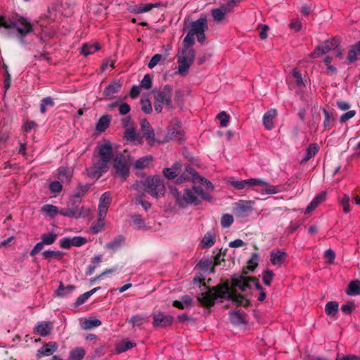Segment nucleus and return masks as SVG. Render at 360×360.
I'll return each mask as SVG.
<instances>
[{
  "label": "nucleus",
  "instance_id": "5",
  "mask_svg": "<svg viewBox=\"0 0 360 360\" xmlns=\"http://www.w3.org/2000/svg\"><path fill=\"white\" fill-rule=\"evenodd\" d=\"M186 181H192L195 184H200L204 186L207 190L212 191L214 189L212 184L205 178L200 176L190 165L186 167L184 172L176 180L179 184H181Z\"/></svg>",
  "mask_w": 360,
  "mask_h": 360
},
{
  "label": "nucleus",
  "instance_id": "56",
  "mask_svg": "<svg viewBox=\"0 0 360 360\" xmlns=\"http://www.w3.org/2000/svg\"><path fill=\"white\" fill-rule=\"evenodd\" d=\"M233 222V217L232 215L229 214H225L222 216L221 224L222 227L228 228L229 227Z\"/></svg>",
  "mask_w": 360,
  "mask_h": 360
},
{
  "label": "nucleus",
  "instance_id": "26",
  "mask_svg": "<svg viewBox=\"0 0 360 360\" xmlns=\"http://www.w3.org/2000/svg\"><path fill=\"white\" fill-rule=\"evenodd\" d=\"M181 169V164L178 162L174 163L170 168H165L163 170L164 176L168 179H174Z\"/></svg>",
  "mask_w": 360,
  "mask_h": 360
},
{
  "label": "nucleus",
  "instance_id": "48",
  "mask_svg": "<svg viewBox=\"0 0 360 360\" xmlns=\"http://www.w3.org/2000/svg\"><path fill=\"white\" fill-rule=\"evenodd\" d=\"M131 219L133 224L134 225L136 229H140L141 228L145 227L146 223L143 219L141 215L136 214L131 216Z\"/></svg>",
  "mask_w": 360,
  "mask_h": 360
},
{
  "label": "nucleus",
  "instance_id": "44",
  "mask_svg": "<svg viewBox=\"0 0 360 360\" xmlns=\"http://www.w3.org/2000/svg\"><path fill=\"white\" fill-rule=\"evenodd\" d=\"M323 112L324 114L323 129L328 130L333 127V118L326 109H323Z\"/></svg>",
  "mask_w": 360,
  "mask_h": 360
},
{
  "label": "nucleus",
  "instance_id": "59",
  "mask_svg": "<svg viewBox=\"0 0 360 360\" xmlns=\"http://www.w3.org/2000/svg\"><path fill=\"white\" fill-rule=\"evenodd\" d=\"M141 110L147 114L152 112L153 108L150 101L148 99L141 101Z\"/></svg>",
  "mask_w": 360,
  "mask_h": 360
},
{
  "label": "nucleus",
  "instance_id": "62",
  "mask_svg": "<svg viewBox=\"0 0 360 360\" xmlns=\"http://www.w3.org/2000/svg\"><path fill=\"white\" fill-rule=\"evenodd\" d=\"M141 86L146 89H149L152 86V79L150 75L146 74L144 75L143 78L141 82Z\"/></svg>",
  "mask_w": 360,
  "mask_h": 360
},
{
  "label": "nucleus",
  "instance_id": "39",
  "mask_svg": "<svg viewBox=\"0 0 360 360\" xmlns=\"http://www.w3.org/2000/svg\"><path fill=\"white\" fill-rule=\"evenodd\" d=\"M100 49L98 44H84L81 49V53L85 56L94 53Z\"/></svg>",
  "mask_w": 360,
  "mask_h": 360
},
{
  "label": "nucleus",
  "instance_id": "33",
  "mask_svg": "<svg viewBox=\"0 0 360 360\" xmlns=\"http://www.w3.org/2000/svg\"><path fill=\"white\" fill-rule=\"evenodd\" d=\"M347 294L352 296L359 295L360 281L358 280L351 281L348 285Z\"/></svg>",
  "mask_w": 360,
  "mask_h": 360
},
{
  "label": "nucleus",
  "instance_id": "35",
  "mask_svg": "<svg viewBox=\"0 0 360 360\" xmlns=\"http://www.w3.org/2000/svg\"><path fill=\"white\" fill-rule=\"evenodd\" d=\"M85 354V350L82 347H76L70 351L68 360H82Z\"/></svg>",
  "mask_w": 360,
  "mask_h": 360
},
{
  "label": "nucleus",
  "instance_id": "25",
  "mask_svg": "<svg viewBox=\"0 0 360 360\" xmlns=\"http://www.w3.org/2000/svg\"><path fill=\"white\" fill-rule=\"evenodd\" d=\"M124 137L129 141L134 142L136 144H141L142 143V139L136 133L134 127H129L124 131Z\"/></svg>",
  "mask_w": 360,
  "mask_h": 360
},
{
  "label": "nucleus",
  "instance_id": "58",
  "mask_svg": "<svg viewBox=\"0 0 360 360\" xmlns=\"http://www.w3.org/2000/svg\"><path fill=\"white\" fill-rule=\"evenodd\" d=\"M87 242L85 237L75 236L71 238L72 246L80 247L84 245Z\"/></svg>",
  "mask_w": 360,
  "mask_h": 360
},
{
  "label": "nucleus",
  "instance_id": "30",
  "mask_svg": "<svg viewBox=\"0 0 360 360\" xmlns=\"http://www.w3.org/2000/svg\"><path fill=\"white\" fill-rule=\"evenodd\" d=\"M101 325V321L96 318L85 319L81 324V327L84 330H91L94 328L98 327Z\"/></svg>",
  "mask_w": 360,
  "mask_h": 360
},
{
  "label": "nucleus",
  "instance_id": "40",
  "mask_svg": "<svg viewBox=\"0 0 360 360\" xmlns=\"http://www.w3.org/2000/svg\"><path fill=\"white\" fill-rule=\"evenodd\" d=\"M339 304L336 302H328L325 307V311L328 316H334L338 310Z\"/></svg>",
  "mask_w": 360,
  "mask_h": 360
},
{
  "label": "nucleus",
  "instance_id": "64",
  "mask_svg": "<svg viewBox=\"0 0 360 360\" xmlns=\"http://www.w3.org/2000/svg\"><path fill=\"white\" fill-rule=\"evenodd\" d=\"M292 75L295 79V82L297 86H301L304 84V82L302 77V75L300 71L297 69H293L292 71Z\"/></svg>",
  "mask_w": 360,
  "mask_h": 360
},
{
  "label": "nucleus",
  "instance_id": "51",
  "mask_svg": "<svg viewBox=\"0 0 360 360\" xmlns=\"http://www.w3.org/2000/svg\"><path fill=\"white\" fill-rule=\"evenodd\" d=\"M136 345L135 343L128 341L123 340L117 347V352L119 353L126 352L127 350L134 347Z\"/></svg>",
  "mask_w": 360,
  "mask_h": 360
},
{
  "label": "nucleus",
  "instance_id": "61",
  "mask_svg": "<svg viewBox=\"0 0 360 360\" xmlns=\"http://www.w3.org/2000/svg\"><path fill=\"white\" fill-rule=\"evenodd\" d=\"M134 203L141 205L145 210H148L151 207V204L149 202L143 200L141 195H139L135 198Z\"/></svg>",
  "mask_w": 360,
  "mask_h": 360
},
{
  "label": "nucleus",
  "instance_id": "42",
  "mask_svg": "<svg viewBox=\"0 0 360 360\" xmlns=\"http://www.w3.org/2000/svg\"><path fill=\"white\" fill-rule=\"evenodd\" d=\"M160 3H154V4H146L140 6H137L136 8V12L137 13H142L149 11L153 8H158L160 6Z\"/></svg>",
  "mask_w": 360,
  "mask_h": 360
},
{
  "label": "nucleus",
  "instance_id": "9",
  "mask_svg": "<svg viewBox=\"0 0 360 360\" xmlns=\"http://www.w3.org/2000/svg\"><path fill=\"white\" fill-rule=\"evenodd\" d=\"M232 284L233 287L239 288L243 292L250 288L252 285H254L257 290H263L262 286L257 279L242 275H235L233 276Z\"/></svg>",
  "mask_w": 360,
  "mask_h": 360
},
{
  "label": "nucleus",
  "instance_id": "18",
  "mask_svg": "<svg viewBox=\"0 0 360 360\" xmlns=\"http://www.w3.org/2000/svg\"><path fill=\"white\" fill-rule=\"evenodd\" d=\"M271 263L276 266L280 267L283 264L288 258V255L281 250H277L271 252Z\"/></svg>",
  "mask_w": 360,
  "mask_h": 360
},
{
  "label": "nucleus",
  "instance_id": "15",
  "mask_svg": "<svg viewBox=\"0 0 360 360\" xmlns=\"http://www.w3.org/2000/svg\"><path fill=\"white\" fill-rule=\"evenodd\" d=\"M208 28L207 19L205 17H200L195 21H193L191 24V29L189 32L193 34L194 36L198 34L205 32Z\"/></svg>",
  "mask_w": 360,
  "mask_h": 360
},
{
  "label": "nucleus",
  "instance_id": "43",
  "mask_svg": "<svg viewBox=\"0 0 360 360\" xmlns=\"http://www.w3.org/2000/svg\"><path fill=\"white\" fill-rule=\"evenodd\" d=\"M104 219L98 217V220L91 226V231L93 233H98L104 229Z\"/></svg>",
  "mask_w": 360,
  "mask_h": 360
},
{
  "label": "nucleus",
  "instance_id": "31",
  "mask_svg": "<svg viewBox=\"0 0 360 360\" xmlns=\"http://www.w3.org/2000/svg\"><path fill=\"white\" fill-rule=\"evenodd\" d=\"M91 187L90 184H79L76 191L74 193V198H75V202L80 203L82 198L84 194L89 190Z\"/></svg>",
  "mask_w": 360,
  "mask_h": 360
},
{
  "label": "nucleus",
  "instance_id": "7",
  "mask_svg": "<svg viewBox=\"0 0 360 360\" xmlns=\"http://www.w3.org/2000/svg\"><path fill=\"white\" fill-rule=\"evenodd\" d=\"M178 59V71L181 75H185L193 64L195 59V51L193 49H182Z\"/></svg>",
  "mask_w": 360,
  "mask_h": 360
},
{
  "label": "nucleus",
  "instance_id": "54",
  "mask_svg": "<svg viewBox=\"0 0 360 360\" xmlns=\"http://www.w3.org/2000/svg\"><path fill=\"white\" fill-rule=\"evenodd\" d=\"M274 277V274L272 271L266 270L262 274V280L264 283L266 285L269 286L271 285V281Z\"/></svg>",
  "mask_w": 360,
  "mask_h": 360
},
{
  "label": "nucleus",
  "instance_id": "32",
  "mask_svg": "<svg viewBox=\"0 0 360 360\" xmlns=\"http://www.w3.org/2000/svg\"><path fill=\"white\" fill-rule=\"evenodd\" d=\"M360 56V49L357 43L353 45L348 52L347 57V64H352L357 60V56Z\"/></svg>",
  "mask_w": 360,
  "mask_h": 360
},
{
  "label": "nucleus",
  "instance_id": "28",
  "mask_svg": "<svg viewBox=\"0 0 360 360\" xmlns=\"http://www.w3.org/2000/svg\"><path fill=\"white\" fill-rule=\"evenodd\" d=\"M319 147L317 143H310L306 150L304 158L302 159L301 162H306L309 161L312 157L315 156L319 152Z\"/></svg>",
  "mask_w": 360,
  "mask_h": 360
},
{
  "label": "nucleus",
  "instance_id": "3",
  "mask_svg": "<svg viewBox=\"0 0 360 360\" xmlns=\"http://www.w3.org/2000/svg\"><path fill=\"white\" fill-rule=\"evenodd\" d=\"M141 184L144 186L145 191L154 198H158L165 193V186L160 176H148L144 181L133 184L132 188L138 191Z\"/></svg>",
  "mask_w": 360,
  "mask_h": 360
},
{
  "label": "nucleus",
  "instance_id": "16",
  "mask_svg": "<svg viewBox=\"0 0 360 360\" xmlns=\"http://www.w3.org/2000/svg\"><path fill=\"white\" fill-rule=\"evenodd\" d=\"M141 128L143 136L148 141V144L153 146L155 143V133L149 122L146 119L142 120L141 121Z\"/></svg>",
  "mask_w": 360,
  "mask_h": 360
},
{
  "label": "nucleus",
  "instance_id": "11",
  "mask_svg": "<svg viewBox=\"0 0 360 360\" xmlns=\"http://www.w3.org/2000/svg\"><path fill=\"white\" fill-rule=\"evenodd\" d=\"M109 162L106 160L98 158L92 167L86 169L87 175L89 177L99 179L108 171Z\"/></svg>",
  "mask_w": 360,
  "mask_h": 360
},
{
  "label": "nucleus",
  "instance_id": "8",
  "mask_svg": "<svg viewBox=\"0 0 360 360\" xmlns=\"http://www.w3.org/2000/svg\"><path fill=\"white\" fill-rule=\"evenodd\" d=\"M154 100L164 103L168 109L173 108L172 100V88L170 85L166 84L162 87L153 90Z\"/></svg>",
  "mask_w": 360,
  "mask_h": 360
},
{
  "label": "nucleus",
  "instance_id": "6",
  "mask_svg": "<svg viewBox=\"0 0 360 360\" xmlns=\"http://www.w3.org/2000/svg\"><path fill=\"white\" fill-rule=\"evenodd\" d=\"M247 190L252 189L258 191L257 188H260V193L262 195L276 194L280 192L278 186L271 185L269 182L265 181L259 178H251L246 179Z\"/></svg>",
  "mask_w": 360,
  "mask_h": 360
},
{
  "label": "nucleus",
  "instance_id": "34",
  "mask_svg": "<svg viewBox=\"0 0 360 360\" xmlns=\"http://www.w3.org/2000/svg\"><path fill=\"white\" fill-rule=\"evenodd\" d=\"M110 122V116L108 115H103L98 120L96 129L97 131H105L109 126Z\"/></svg>",
  "mask_w": 360,
  "mask_h": 360
},
{
  "label": "nucleus",
  "instance_id": "2",
  "mask_svg": "<svg viewBox=\"0 0 360 360\" xmlns=\"http://www.w3.org/2000/svg\"><path fill=\"white\" fill-rule=\"evenodd\" d=\"M0 27L6 29L8 37L17 38L22 45L27 44L25 37L34 31L33 25L22 17L12 20L0 16Z\"/></svg>",
  "mask_w": 360,
  "mask_h": 360
},
{
  "label": "nucleus",
  "instance_id": "13",
  "mask_svg": "<svg viewBox=\"0 0 360 360\" xmlns=\"http://www.w3.org/2000/svg\"><path fill=\"white\" fill-rule=\"evenodd\" d=\"M337 46L338 41L336 40H327L323 44L319 46L313 52H311V56L312 58H316L320 55L326 54Z\"/></svg>",
  "mask_w": 360,
  "mask_h": 360
},
{
  "label": "nucleus",
  "instance_id": "4",
  "mask_svg": "<svg viewBox=\"0 0 360 360\" xmlns=\"http://www.w3.org/2000/svg\"><path fill=\"white\" fill-rule=\"evenodd\" d=\"M171 193L175 198V202L179 207L186 208L189 205H199L200 203V201L191 188H186L182 193L175 188H172Z\"/></svg>",
  "mask_w": 360,
  "mask_h": 360
},
{
  "label": "nucleus",
  "instance_id": "1",
  "mask_svg": "<svg viewBox=\"0 0 360 360\" xmlns=\"http://www.w3.org/2000/svg\"><path fill=\"white\" fill-rule=\"evenodd\" d=\"M202 287L203 291L198 295L197 299L198 302L204 307L214 306L215 301L219 299L232 300L240 305H244L246 302L244 297L238 294L228 283L213 288L207 287L203 284Z\"/></svg>",
  "mask_w": 360,
  "mask_h": 360
},
{
  "label": "nucleus",
  "instance_id": "21",
  "mask_svg": "<svg viewBox=\"0 0 360 360\" xmlns=\"http://www.w3.org/2000/svg\"><path fill=\"white\" fill-rule=\"evenodd\" d=\"M52 327V323L49 321L39 322L34 328V333L44 337L51 333Z\"/></svg>",
  "mask_w": 360,
  "mask_h": 360
},
{
  "label": "nucleus",
  "instance_id": "37",
  "mask_svg": "<svg viewBox=\"0 0 360 360\" xmlns=\"http://www.w3.org/2000/svg\"><path fill=\"white\" fill-rule=\"evenodd\" d=\"M42 255L45 259L49 261L53 258L61 259L63 256V253L58 250H46L42 253Z\"/></svg>",
  "mask_w": 360,
  "mask_h": 360
},
{
  "label": "nucleus",
  "instance_id": "27",
  "mask_svg": "<svg viewBox=\"0 0 360 360\" xmlns=\"http://www.w3.org/2000/svg\"><path fill=\"white\" fill-rule=\"evenodd\" d=\"M75 289V286L73 285H68L67 286H65L62 282H60L59 286L57 290L55 292V295L59 297H67Z\"/></svg>",
  "mask_w": 360,
  "mask_h": 360
},
{
  "label": "nucleus",
  "instance_id": "49",
  "mask_svg": "<svg viewBox=\"0 0 360 360\" xmlns=\"http://www.w3.org/2000/svg\"><path fill=\"white\" fill-rule=\"evenodd\" d=\"M194 35L188 32L187 35L183 40V48L182 49H192L191 46L195 43Z\"/></svg>",
  "mask_w": 360,
  "mask_h": 360
},
{
  "label": "nucleus",
  "instance_id": "41",
  "mask_svg": "<svg viewBox=\"0 0 360 360\" xmlns=\"http://www.w3.org/2000/svg\"><path fill=\"white\" fill-rule=\"evenodd\" d=\"M197 184L193 183V191L194 194L196 195L200 196L203 200H210L211 197L210 195L204 191L203 188L200 186H197Z\"/></svg>",
  "mask_w": 360,
  "mask_h": 360
},
{
  "label": "nucleus",
  "instance_id": "14",
  "mask_svg": "<svg viewBox=\"0 0 360 360\" xmlns=\"http://www.w3.org/2000/svg\"><path fill=\"white\" fill-rule=\"evenodd\" d=\"M153 326L155 327H167L173 322V317L164 313L155 314L153 316Z\"/></svg>",
  "mask_w": 360,
  "mask_h": 360
},
{
  "label": "nucleus",
  "instance_id": "52",
  "mask_svg": "<svg viewBox=\"0 0 360 360\" xmlns=\"http://www.w3.org/2000/svg\"><path fill=\"white\" fill-rule=\"evenodd\" d=\"M58 213L64 217H74V218H80L81 214H78L77 212L69 210V208L65 209H61L60 210H58Z\"/></svg>",
  "mask_w": 360,
  "mask_h": 360
},
{
  "label": "nucleus",
  "instance_id": "55",
  "mask_svg": "<svg viewBox=\"0 0 360 360\" xmlns=\"http://www.w3.org/2000/svg\"><path fill=\"white\" fill-rule=\"evenodd\" d=\"M58 176L63 181H69L71 178V172L65 167H60L58 170Z\"/></svg>",
  "mask_w": 360,
  "mask_h": 360
},
{
  "label": "nucleus",
  "instance_id": "10",
  "mask_svg": "<svg viewBox=\"0 0 360 360\" xmlns=\"http://www.w3.org/2000/svg\"><path fill=\"white\" fill-rule=\"evenodd\" d=\"M113 168L115 169L116 176L121 178L129 176V167L123 153H119L115 155Z\"/></svg>",
  "mask_w": 360,
  "mask_h": 360
},
{
  "label": "nucleus",
  "instance_id": "45",
  "mask_svg": "<svg viewBox=\"0 0 360 360\" xmlns=\"http://www.w3.org/2000/svg\"><path fill=\"white\" fill-rule=\"evenodd\" d=\"M229 184L238 190H247V183L246 179L245 180H236L234 179H231L229 181Z\"/></svg>",
  "mask_w": 360,
  "mask_h": 360
},
{
  "label": "nucleus",
  "instance_id": "63",
  "mask_svg": "<svg viewBox=\"0 0 360 360\" xmlns=\"http://www.w3.org/2000/svg\"><path fill=\"white\" fill-rule=\"evenodd\" d=\"M49 189L51 193H58L62 191L63 186L59 181H52L49 185Z\"/></svg>",
  "mask_w": 360,
  "mask_h": 360
},
{
  "label": "nucleus",
  "instance_id": "38",
  "mask_svg": "<svg viewBox=\"0 0 360 360\" xmlns=\"http://www.w3.org/2000/svg\"><path fill=\"white\" fill-rule=\"evenodd\" d=\"M215 243L214 236L211 233H207L201 240L202 247L204 248H210Z\"/></svg>",
  "mask_w": 360,
  "mask_h": 360
},
{
  "label": "nucleus",
  "instance_id": "36",
  "mask_svg": "<svg viewBox=\"0 0 360 360\" xmlns=\"http://www.w3.org/2000/svg\"><path fill=\"white\" fill-rule=\"evenodd\" d=\"M58 237V235L53 232L43 233L41 236V240L44 245H50L55 243Z\"/></svg>",
  "mask_w": 360,
  "mask_h": 360
},
{
  "label": "nucleus",
  "instance_id": "24",
  "mask_svg": "<svg viewBox=\"0 0 360 360\" xmlns=\"http://www.w3.org/2000/svg\"><path fill=\"white\" fill-rule=\"evenodd\" d=\"M153 161V158L150 155H146L140 158L133 163V167L136 170H141L149 167Z\"/></svg>",
  "mask_w": 360,
  "mask_h": 360
},
{
  "label": "nucleus",
  "instance_id": "60",
  "mask_svg": "<svg viewBox=\"0 0 360 360\" xmlns=\"http://www.w3.org/2000/svg\"><path fill=\"white\" fill-rule=\"evenodd\" d=\"M169 135L171 139H181L184 135V133L180 128H173L169 132Z\"/></svg>",
  "mask_w": 360,
  "mask_h": 360
},
{
  "label": "nucleus",
  "instance_id": "12",
  "mask_svg": "<svg viewBox=\"0 0 360 360\" xmlns=\"http://www.w3.org/2000/svg\"><path fill=\"white\" fill-rule=\"evenodd\" d=\"M252 204L251 200H239L236 204L235 214L240 217H248L252 211Z\"/></svg>",
  "mask_w": 360,
  "mask_h": 360
},
{
  "label": "nucleus",
  "instance_id": "29",
  "mask_svg": "<svg viewBox=\"0 0 360 360\" xmlns=\"http://www.w3.org/2000/svg\"><path fill=\"white\" fill-rule=\"evenodd\" d=\"M245 314L243 311L230 313L231 322L236 326H240L245 323Z\"/></svg>",
  "mask_w": 360,
  "mask_h": 360
},
{
  "label": "nucleus",
  "instance_id": "17",
  "mask_svg": "<svg viewBox=\"0 0 360 360\" xmlns=\"http://www.w3.org/2000/svg\"><path fill=\"white\" fill-rule=\"evenodd\" d=\"M98 158L110 162L113 157L112 148L110 143L107 142L97 146Z\"/></svg>",
  "mask_w": 360,
  "mask_h": 360
},
{
  "label": "nucleus",
  "instance_id": "46",
  "mask_svg": "<svg viewBox=\"0 0 360 360\" xmlns=\"http://www.w3.org/2000/svg\"><path fill=\"white\" fill-rule=\"evenodd\" d=\"M211 14L213 18L217 22L222 21L226 15V13H225V12L220 8L212 9Z\"/></svg>",
  "mask_w": 360,
  "mask_h": 360
},
{
  "label": "nucleus",
  "instance_id": "22",
  "mask_svg": "<svg viewBox=\"0 0 360 360\" xmlns=\"http://www.w3.org/2000/svg\"><path fill=\"white\" fill-rule=\"evenodd\" d=\"M124 241L125 238L122 235H119L113 238L110 242L107 243L104 248L112 252H116L124 245Z\"/></svg>",
  "mask_w": 360,
  "mask_h": 360
},
{
  "label": "nucleus",
  "instance_id": "57",
  "mask_svg": "<svg viewBox=\"0 0 360 360\" xmlns=\"http://www.w3.org/2000/svg\"><path fill=\"white\" fill-rule=\"evenodd\" d=\"M111 202V197L109 193H103L99 200V206L108 207Z\"/></svg>",
  "mask_w": 360,
  "mask_h": 360
},
{
  "label": "nucleus",
  "instance_id": "20",
  "mask_svg": "<svg viewBox=\"0 0 360 360\" xmlns=\"http://www.w3.org/2000/svg\"><path fill=\"white\" fill-rule=\"evenodd\" d=\"M58 349V345L56 342H49L44 345L38 351L37 356L39 357L40 355L51 356Z\"/></svg>",
  "mask_w": 360,
  "mask_h": 360
},
{
  "label": "nucleus",
  "instance_id": "23",
  "mask_svg": "<svg viewBox=\"0 0 360 360\" xmlns=\"http://www.w3.org/2000/svg\"><path fill=\"white\" fill-rule=\"evenodd\" d=\"M277 111L275 109L268 110L263 116V124L268 130H271L274 127L273 120L276 117Z\"/></svg>",
  "mask_w": 360,
  "mask_h": 360
},
{
  "label": "nucleus",
  "instance_id": "53",
  "mask_svg": "<svg viewBox=\"0 0 360 360\" xmlns=\"http://www.w3.org/2000/svg\"><path fill=\"white\" fill-rule=\"evenodd\" d=\"M217 119L220 120V126L221 127H226L229 122L230 117L229 115L224 111L219 112L217 116Z\"/></svg>",
  "mask_w": 360,
  "mask_h": 360
},
{
  "label": "nucleus",
  "instance_id": "50",
  "mask_svg": "<svg viewBox=\"0 0 360 360\" xmlns=\"http://www.w3.org/2000/svg\"><path fill=\"white\" fill-rule=\"evenodd\" d=\"M79 204V203L75 202L72 205V206H69L68 208H69V210H73V211L77 212L78 214H80L81 217H85L89 214V210L84 209V207H78Z\"/></svg>",
  "mask_w": 360,
  "mask_h": 360
},
{
  "label": "nucleus",
  "instance_id": "19",
  "mask_svg": "<svg viewBox=\"0 0 360 360\" xmlns=\"http://www.w3.org/2000/svg\"><path fill=\"white\" fill-rule=\"evenodd\" d=\"M121 87L122 82L119 80H114L105 88L103 94L108 98H112L115 94L120 91Z\"/></svg>",
  "mask_w": 360,
  "mask_h": 360
},
{
  "label": "nucleus",
  "instance_id": "47",
  "mask_svg": "<svg viewBox=\"0 0 360 360\" xmlns=\"http://www.w3.org/2000/svg\"><path fill=\"white\" fill-rule=\"evenodd\" d=\"M43 212H44L47 215L53 217L58 213V209L56 206L46 204L42 207Z\"/></svg>",
  "mask_w": 360,
  "mask_h": 360
}]
</instances>
